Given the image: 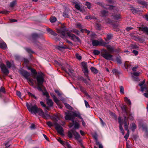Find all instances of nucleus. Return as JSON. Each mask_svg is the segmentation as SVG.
<instances>
[{"mask_svg": "<svg viewBox=\"0 0 148 148\" xmlns=\"http://www.w3.org/2000/svg\"><path fill=\"white\" fill-rule=\"evenodd\" d=\"M95 27L97 29L99 30H100L101 29V25L98 23H96L95 25Z\"/></svg>", "mask_w": 148, "mask_h": 148, "instance_id": "32", "label": "nucleus"}, {"mask_svg": "<svg viewBox=\"0 0 148 148\" xmlns=\"http://www.w3.org/2000/svg\"><path fill=\"white\" fill-rule=\"evenodd\" d=\"M28 93L29 96L33 97L36 99H37L36 97L34 95L32 94L31 93L29 92Z\"/></svg>", "mask_w": 148, "mask_h": 148, "instance_id": "45", "label": "nucleus"}, {"mask_svg": "<svg viewBox=\"0 0 148 148\" xmlns=\"http://www.w3.org/2000/svg\"><path fill=\"white\" fill-rule=\"evenodd\" d=\"M6 65L0 62V68L1 73L4 75L6 76L9 73L8 69L9 68V62L7 61L6 62Z\"/></svg>", "mask_w": 148, "mask_h": 148, "instance_id": "2", "label": "nucleus"}, {"mask_svg": "<svg viewBox=\"0 0 148 148\" xmlns=\"http://www.w3.org/2000/svg\"><path fill=\"white\" fill-rule=\"evenodd\" d=\"M96 143L97 145H98L99 146V148H103L102 145L100 144L98 141H97Z\"/></svg>", "mask_w": 148, "mask_h": 148, "instance_id": "48", "label": "nucleus"}, {"mask_svg": "<svg viewBox=\"0 0 148 148\" xmlns=\"http://www.w3.org/2000/svg\"><path fill=\"white\" fill-rule=\"evenodd\" d=\"M112 72L113 74H116L117 73V71L116 69H113L112 71Z\"/></svg>", "mask_w": 148, "mask_h": 148, "instance_id": "64", "label": "nucleus"}, {"mask_svg": "<svg viewBox=\"0 0 148 148\" xmlns=\"http://www.w3.org/2000/svg\"><path fill=\"white\" fill-rule=\"evenodd\" d=\"M40 104L41 106L43 107H46V105L42 101H40Z\"/></svg>", "mask_w": 148, "mask_h": 148, "instance_id": "59", "label": "nucleus"}, {"mask_svg": "<svg viewBox=\"0 0 148 148\" xmlns=\"http://www.w3.org/2000/svg\"><path fill=\"white\" fill-rule=\"evenodd\" d=\"M72 32L74 33L77 34H78L79 33V32L75 29H73L71 30Z\"/></svg>", "mask_w": 148, "mask_h": 148, "instance_id": "39", "label": "nucleus"}, {"mask_svg": "<svg viewBox=\"0 0 148 148\" xmlns=\"http://www.w3.org/2000/svg\"><path fill=\"white\" fill-rule=\"evenodd\" d=\"M139 30L146 32L148 35V28L146 27H142L139 28Z\"/></svg>", "mask_w": 148, "mask_h": 148, "instance_id": "21", "label": "nucleus"}, {"mask_svg": "<svg viewBox=\"0 0 148 148\" xmlns=\"http://www.w3.org/2000/svg\"><path fill=\"white\" fill-rule=\"evenodd\" d=\"M79 126V124L77 122H75L74 124V127L75 129H78Z\"/></svg>", "mask_w": 148, "mask_h": 148, "instance_id": "42", "label": "nucleus"}, {"mask_svg": "<svg viewBox=\"0 0 148 148\" xmlns=\"http://www.w3.org/2000/svg\"><path fill=\"white\" fill-rule=\"evenodd\" d=\"M129 115V118L131 119V120H133V117L131 115L130 113V112H129V113L127 115V116H128Z\"/></svg>", "mask_w": 148, "mask_h": 148, "instance_id": "60", "label": "nucleus"}, {"mask_svg": "<svg viewBox=\"0 0 148 148\" xmlns=\"http://www.w3.org/2000/svg\"><path fill=\"white\" fill-rule=\"evenodd\" d=\"M116 61L119 64H121V59L119 58H116Z\"/></svg>", "mask_w": 148, "mask_h": 148, "instance_id": "61", "label": "nucleus"}, {"mask_svg": "<svg viewBox=\"0 0 148 148\" xmlns=\"http://www.w3.org/2000/svg\"><path fill=\"white\" fill-rule=\"evenodd\" d=\"M125 101L128 105H131V102L130 99L127 97H125Z\"/></svg>", "mask_w": 148, "mask_h": 148, "instance_id": "31", "label": "nucleus"}, {"mask_svg": "<svg viewBox=\"0 0 148 148\" xmlns=\"http://www.w3.org/2000/svg\"><path fill=\"white\" fill-rule=\"evenodd\" d=\"M124 124L125 130L127 131V133L125 134L124 136V138L126 140H127L129 136L130 132L128 129L129 123L127 119L126 116H125L124 118Z\"/></svg>", "mask_w": 148, "mask_h": 148, "instance_id": "7", "label": "nucleus"}, {"mask_svg": "<svg viewBox=\"0 0 148 148\" xmlns=\"http://www.w3.org/2000/svg\"><path fill=\"white\" fill-rule=\"evenodd\" d=\"M76 27L81 28L82 27L80 23H77L76 25Z\"/></svg>", "mask_w": 148, "mask_h": 148, "instance_id": "56", "label": "nucleus"}, {"mask_svg": "<svg viewBox=\"0 0 148 148\" xmlns=\"http://www.w3.org/2000/svg\"><path fill=\"white\" fill-rule=\"evenodd\" d=\"M50 21L51 23H54L56 21V18L55 16L51 17L50 18Z\"/></svg>", "mask_w": 148, "mask_h": 148, "instance_id": "33", "label": "nucleus"}, {"mask_svg": "<svg viewBox=\"0 0 148 148\" xmlns=\"http://www.w3.org/2000/svg\"><path fill=\"white\" fill-rule=\"evenodd\" d=\"M84 82L86 84V85H89V83L88 81L85 79H83Z\"/></svg>", "mask_w": 148, "mask_h": 148, "instance_id": "58", "label": "nucleus"}, {"mask_svg": "<svg viewBox=\"0 0 148 148\" xmlns=\"http://www.w3.org/2000/svg\"><path fill=\"white\" fill-rule=\"evenodd\" d=\"M47 124L48 126L50 127L52 126L53 125V123L50 121L47 122Z\"/></svg>", "mask_w": 148, "mask_h": 148, "instance_id": "50", "label": "nucleus"}, {"mask_svg": "<svg viewBox=\"0 0 148 148\" xmlns=\"http://www.w3.org/2000/svg\"><path fill=\"white\" fill-rule=\"evenodd\" d=\"M26 51L29 53H33V52L32 51V50L29 48H26Z\"/></svg>", "mask_w": 148, "mask_h": 148, "instance_id": "55", "label": "nucleus"}, {"mask_svg": "<svg viewBox=\"0 0 148 148\" xmlns=\"http://www.w3.org/2000/svg\"><path fill=\"white\" fill-rule=\"evenodd\" d=\"M52 97L54 101L58 105H60L59 101L56 96L53 94H51Z\"/></svg>", "mask_w": 148, "mask_h": 148, "instance_id": "19", "label": "nucleus"}, {"mask_svg": "<svg viewBox=\"0 0 148 148\" xmlns=\"http://www.w3.org/2000/svg\"><path fill=\"white\" fill-rule=\"evenodd\" d=\"M101 15L102 16H106L108 15V12L106 10H102L101 12Z\"/></svg>", "mask_w": 148, "mask_h": 148, "instance_id": "24", "label": "nucleus"}, {"mask_svg": "<svg viewBox=\"0 0 148 148\" xmlns=\"http://www.w3.org/2000/svg\"><path fill=\"white\" fill-rule=\"evenodd\" d=\"M5 92V89L3 87H1L0 90V97H1L3 94Z\"/></svg>", "mask_w": 148, "mask_h": 148, "instance_id": "23", "label": "nucleus"}, {"mask_svg": "<svg viewBox=\"0 0 148 148\" xmlns=\"http://www.w3.org/2000/svg\"><path fill=\"white\" fill-rule=\"evenodd\" d=\"M90 69L92 72L96 74L98 73V70L94 67H92Z\"/></svg>", "mask_w": 148, "mask_h": 148, "instance_id": "29", "label": "nucleus"}, {"mask_svg": "<svg viewBox=\"0 0 148 148\" xmlns=\"http://www.w3.org/2000/svg\"><path fill=\"white\" fill-rule=\"evenodd\" d=\"M26 106L28 110L32 113L36 114L37 113V111L38 108L36 105H33L31 103L27 102L26 103Z\"/></svg>", "mask_w": 148, "mask_h": 148, "instance_id": "3", "label": "nucleus"}, {"mask_svg": "<svg viewBox=\"0 0 148 148\" xmlns=\"http://www.w3.org/2000/svg\"><path fill=\"white\" fill-rule=\"evenodd\" d=\"M136 128V126L134 123H133L132 124V129L133 131H134Z\"/></svg>", "mask_w": 148, "mask_h": 148, "instance_id": "34", "label": "nucleus"}, {"mask_svg": "<svg viewBox=\"0 0 148 148\" xmlns=\"http://www.w3.org/2000/svg\"><path fill=\"white\" fill-rule=\"evenodd\" d=\"M31 37L32 39L33 40L36 39L39 37V35L36 33H34L32 34Z\"/></svg>", "mask_w": 148, "mask_h": 148, "instance_id": "26", "label": "nucleus"}, {"mask_svg": "<svg viewBox=\"0 0 148 148\" xmlns=\"http://www.w3.org/2000/svg\"><path fill=\"white\" fill-rule=\"evenodd\" d=\"M20 73L27 80L28 83L30 85L32 86L34 85V80L29 77L30 74L29 73L24 70L21 71Z\"/></svg>", "mask_w": 148, "mask_h": 148, "instance_id": "5", "label": "nucleus"}, {"mask_svg": "<svg viewBox=\"0 0 148 148\" xmlns=\"http://www.w3.org/2000/svg\"><path fill=\"white\" fill-rule=\"evenodd\" d=\"M112 37V36L111 34L107 35V38L108 40L111 39Z\"/></svg>", "mask_w": 148, "mask_h": 148, "instance_id": "54", "label": "nucleus"}, {"mask_svg": "<svg viewBox=\"0 0 148 148\" xmlns=\"http://www.w3.org/2000/svg\"><path fill=\"white\" fill-rule=\"evenodd\" d=\"M141 91L142 92H143L145 90L147 91V92H148L147 88L145 86H141Z\"/></svg>", "mask_w": 148, "mask_h": 148, "instance_id": "37", "label": "nucleus"}, {"mask_svg": "<svg viewBox=\"0 0 148 148\" xmlns=\"http://www.w3.org/2000/svg\"><path fill=\"white\" fill-rule=\"evenodd\" d=\"M37 112L40 116L44 119H46L47 116H48V115L45 114L43 110L40 108H38Z\"/></svg>", "mask_w": 148, "mask_h": 148, "instance_id": "12", "label": "nucleus"}, {"mask_svg": "<svg viewBox=\"0 0 148 148\" xmlns=\"http://www.w3.org/2000/svg\"><path fill=\"white\" fill-rule=\"evenodd\" d=\"M67 36L72 40L75 41H80V39L78 37L76 36L75 35L71 33L70 32H67Z\"/></svg>", "mask_w": 148, "mask_h": 148, "instance_id": "11", "label": "nucleus"}, {"mask_svg": "<svg viewBox=\"0 0 148 148\" xmlns=\"http://www.w3.org/2000/svg\"><path fill=\"white\" fill-rule=\"evenodd\" d=\"M16 0H14L12 1L11 2L10 4V10H12L14 7L17 3Z\"/></svg>", "mask_w": 148, "mask_h": 148, "instance_id": "16", "label": "nucleus"}, {"mask_svg": "<svg viewBox=\"0 0 148 148\" xmlns=\"http://www.w3.org/2000/svg\"><path fill=\"white\" fill-rule=\"evenodd\" d=\"M64 105L68 109L71 110L72 108L69 104L65 103Z\"/></svg>", "mask_w": 148, "mask_h": 148, "instance_id": "40", "label": "nucleus"}, {"mask_svg": "<svg viewBox=\"0 0 148 148\" xmlns=\"http://www.w3.org/2000/svg\"><path fill=\"white\" fill-rule=\"evenodd\" d=\"M76 57L78 60H80L81 59V56L78 54H76Z\"/></svg>", "mask_w": 148, "mask_h": 148, "instance_id": "52", "label": "nucleus"}, {"mask_svg": "<svg viewBox=\"0 0 148 148\" xmlns=\"http://www.w3.org/2000/svg\"><path fill=\"white\" fill-rule=\"evenodd\" d=\"M47 104L50 106H52L53 105V102L51 100L47 99Z\"/></svg>", "mask_w": 148, "mask_h": 148, "instance_id": "28", "label": "nucleus"}, {"mask_svg": "<svg viewBox=\"0 0 148 148\" xmlns=\"http://www.w3.org/2000/svg\"><path fill=\"white\" fill-rule=\"evenodd\" d=\"M16 95L18 96V97L21 99V92L18 91H16Z\"/></svg>", "mask_w": 148, "mask_h": 148, "instance_id": "46", "label": "nucleus"}, {"mask_svg": "<svg viewBox=\"0 0 148 148\" xmlns=\"http://www.w3.org/2000/svg\"><path fill=\"white\" fill-rule=\"evenodd\" d=\"M90 36L92 38H95L96 36V34L92 32Z\"/></svg>", "mask_w": 148, "mask_h": 148, "instance_id": "63", "label": "nucleus"}, {"mask_svg": "<svg viewBox=\"0 0 148 148\" xmlns=\"http://www.w3.org/2000/svg\"><path fill=\"white\" fill-rule=\"evenodd\" d=\"M31 72L33 73L32 74V77L34 78V79H36V75L37 74V73L36 70L34 69H32L31 70Z\"/></svg>", "mask_w": 148, "mask_h": 148, "instance_id": "17", "label": "nucleus"}, {"mask_svg": "<svg viewBox=\"0 0 148 148\" xmlns=\"http://www.w3.org/2000/svg\"><path fill=\"white\" fill-rule=\"evenodd\" d=\"M9 12L6 10H3L0 12V13H2L3 14L6 15Z\"/></svg>", "mask_w": 148, "mask_h": 148, "instance_id": "41", "label": "nucleus"}, {"mask_svg": "<svg viewBox=\"0 0 148 148\" xmlns=\"http://www.w3.org/2000/svg\"><path fill=\"white\" fill-rule=\"evenodd\" d=\"M57 32L60 34L62 38L65 37L66 35L65 30L63 28L60 29H57Z\"/></svg>", "mask_w": 148, "mask_h": 148, "instance_id": "13", "label": "nucleus"}, {"mask_svg": "<svg viewBox=\"0 0 148 148\" xmlns=\"http://www.w3.org/2000/svg\"><path fill=\"white\" fill-rule=\"evenodd\" d=\"M73 133L72 132L71 130L70 131H69L68 132L67 134L68 136L70 138H71L73 137Z\"/></svg>", "mask_w": 148, "mask_h": 148, "instance_id": "35", "label": "nucleus"}, {"mask_svg": "<svg viewBox=\"0 0 148 148\" xmlns=\"http://www.w3.org/2000/svg\"><path fill=\"white\" fill-rule=\"evenodd\" d=\"M131 66L130 64L128 62H125V66L126 68H129Z\"/></svg>", "mask_w": 148, "mask_h": 148, "instance_id": "51", "label": "nucleus"}, {"mask_svg": "<svg viewBox=\"0 0 148 148\" xmlns=\"http://www.w3.org/2000/svg\"><path fill=\"white\" fill-rule=\"evenodd\" d=\"M73 114H72L71 113H66V115L65 116V119L66 120H70L72 122L73 124H71L70 127H72L74 123V119L75 117H77L79 114V112L76 113L75 112H73Z\"/></svg>", "mask_w": 148, "mask_h": 148, "instance_id": "4", "label": "nucleus"}, {"mask_svg": "<svg viewBox=\"0 0 148 148\" xmlns=\"http://www.w3.org/2000/svg\"><path fill=\"white\" fill-rule=\"evenodd\" d=\"M121 108L123 112L125 113L126 115H127L129 113L130 111L127 110V107L126 106L124 105H123L121 107Z\"/></svg>", "mask_w": 148, "mask_h": 148, "instance_id": "15", "label": "nucleus"}, {"mask_svg": "<svg viewBox=\"0 0 148 148\" xmlns=\"http://www.w3.org/2000/svg\"><path fill=\"white\" fill-rule=\"evenodd\" d=\"M81 31L82 32H85L87 33L88 34H89L90 33V31L88 30H87L86 29H81Z\"/></svg>", "mask_w": 148, "mask_h": 148, "instance_id": "44", "label": "nucleus"}, {"mask_svg": "<svg viewBox=\"0 0 148 148\" xmlns=\"http://www.w3.org/2000/svg\"><path fill=\"white\" fill-rule=\"evenodd\" d=\"M138 2L139 4L143 5L146 7L147 6V3L143 0H138Z\"/></svg>", "mask_w": 148, "mask_h": 148, "instance_id": "22", "label": "nucleus"}, {"mask_svg": "<svg viewBox=\"0 0 148 148\" xmlns=\"http://www.w3.org/2000/svg\"><path fill=\"white\" fill-rule=\"evenodd\" d=\"M75 7L77 10L80 11V5L79 4H75Z\"/></svg>", "mask_w": 148, "mask_h": 148, "instance_id": "49", "label": "nucleus"}, {"mask_svg": "<svg viewBox=\"0 0 148 148\" xmlns=\"http://www.w3.org/2000/svg\"><path fill=\"white\" fill-rule=\"evenodd\" d=\"M83 69V71L85 75L86 76L88 81H90V79L88 75V70L87 68V64L86 62H83L81 63Z\"/></svg>", "mask_w": 148, "mask_h": 148, "instance_id": "9", "label": "nucleus"}, {"mask_svg": "<svg viewBox=\"0 0 148 148\" xmlns=\"http://www.w3.org/2000/svg\"><path fill=\"white\" fill-rule=\"evenodd\" d=\"M85 5L88 9H89L91 8V4L90 3L87 2H86Z\"/></svg>", "mask_w": 148, "mask_h": 148, "instance_id": "38", "label": "nucleus"}, {"mask_svg": "<svg viewBox=\"0 0 148 148\" xmlns=\"http://www.w3.org/2000/svg\"><path fill=\"white\" fill-rule=\"evenodd\" d=\"M55 127L57 132L60 135H63V130L62 127L58 124L55 123Z\"/></svg>", "mask_w": 148, "mask_h": 148, "instance_id": "10", "label": "nucleus"}, {"mask_svg": "<svg viewBox=\"0 0 148 148\" xmlns=\"http://www.w3.org/2000/svg\"><path fill=\"white\" fill-rule=\"evenodd\" d=\"M86 106V108H89L90 107V106L89 104L88 103L87 101L86 100H84Z\"/></svg>", "mask_w": 148, "mask_h": 148, "instance_id": "53", "label": "nucleus"}, {"mask_svg": "<svg viewBox=\"0 0 148 148\" xmlns=\"http://www.w3.org/2000/svg\"><path fill=\"white\" fill-rule=\"evenodd\" d=\"M6 47L5 43L3 42L0 43V47L3 49L5 48Z\"/></svg>", "mask_w": 148, "mask_h": 148, "instance_id": "30", "label": "nucleus"}, {"mask_svg": "<svg viewBox=\"0 0 148 148\" xmlns=\"http://www.w3.org/2000/svg\"><path fill=\"white\" fill-rule=\"evenodd\" d=\"M120 92L121 94L124 93V89L123 87L122 86H120L119 87Z\"/></svg>", "mask_w": 148, "mask_h": 148, "instance_id": "36", "label": "nucleus"}, {"mask_svg": "<svg viewBox=\"0 0 148 148\" xmlns=\"http://www.w3.org/2000/svg\"><path fill=\"white\" fill-rule=\"evenodd\" d=\"M107 43L103 40L99 41L98 40H93L92 41V44L93 46H97L98 45L105 46Z\"/></svg>", "mask_w": 148, "mask_h": 148, "instance_id": "8", "label": "nucleus"}, {"mask_svg": "<svg viewBox=\"0 0 148 148\" xmlns=\"http://www.w3.org/2000/svg\"><path fill=\"white\" fill-rule=\"evenodd\" d=\"M58 140L62 145H63L64 143L63 141L61 140V139L60 138L57 139Z\"/></svg>", "mask_w": 148, "mask_h": 148, "instance_id": "57", "label": "nucleus"}, {"mask_svg": "<svg viewBox=\"0 0 148 148\" xmlns=\"http://www.w3.org/2000/svg\"><path fill=\"white\" fill-rule=\"evenodd\" d=\"M36 80L38 84L37 88L39 90H41V87L43 86L44 82V78L41 75H38L37 76Z\"/></svg>", "mask_w": 148, "mask_h": 148, "instance_id": "6", "label": "nucleus"}, {"mask_svg": "<svg viewBox=\"0 0 148 148\" xmlns=\"http://www.w3.org/2000/svg\"><path fill=\"white\" fill-rule=\"evenodd\" d=\"M108 7L107 8H108L110 10H114L115 9L116 7H115L113 6L112 5H108Z\"/></svg>", "mask_w": 148, "mask_h": 148, "instance_id": "43", "label": "nucleus"}, {"mask_svg": "<svg viewBox=\"0 0 148 148\" xmlns=\"http://www.w3.org/2000/svg\"><path fill=\"white\" fill-rule=\"evenodd\" d=\"M93 53L95 55H98L100 53V51L98 50H95L93 51Z\"/></svg>", "mask_w": 148, "mask_h": 148, "instance_id": "47", "label": "nucleus"}, {"mask_svg": "<svg viewBox=\"0 0 148 148\" xmlns=\"http://www.w3.org/2000/svg\"><path fill=\"white\" fill-rule=\"evenodd\" d=\"M47 30L49 33H50L52 35L56 36L57 35V34L55 32L53 31L51 29L49 28H47Z\"/></svg>", "mask_w": 148, "mask_h": 148, "instance_id": "25", "label": "nucleus"}, {"mask_svg": "<svg viewBox=\"0 0 148 148\" xmlns=\"http://www.w3.org/2000/svg\"><path fill=\"white\" fill-rule=\"evenodd\" d=\"M71 131L75 136V138L77 139L79 138L80 136L77 132L74 130H71Z\"/></svg>", "mask_w": 148, "mask_h": 148, "instance_id": "20", "label": "nucleus"}, {"mask_svg": "<svg viewBox=\"0 0 148 148\" xmlns=\"http://www.w3.org/2000/svg\"><path fill=\"white\" fill-rule=\"evenodd\" d=\"M142 127L143 130L145 132V133L146 136H147L148 132L147 126H146L142 125Z\"/></svg>", "mask_w": 148, "mask_h": 148, "instance_id": "27", "label": "nucleus"}, {"mask_svg": "<svg viewBox=\"0 0 148 148\" xmlns=\"http://www.w3.org/2000/svg\"><path fill=\"white\" fill-rule=\"evenodd\" d=\"M118 122L119 124V127L120 130L121 131L124 130L122 126V125L123 123V119H122L120 117H119L118 118Z\"/></svg>", "mask_w": 148, "mask_h": 148, "instance_id": "14", "label": "nucleus"}, {"mask_svg": "<svg viewBox=\"0 0 148 148\" xmlns=\"http://www.w3.org/2000/svg\"><path fill=\"white\" fill-rule=\"evenodd\" d=\"M104 47H106L109 52H108V50L106 49H102L101 50V56L106 60H112L113 56L110 53L114 51V48L110 45H106V46Z\"/></svg>", "mask_w": 148, "mask_h": 148, "instance_id": "1", "label": "nucleus"}, {"mask_svg": "<svg viewBox=\"0 0 148 148\" xmlns=\"http://www.w3.org/2000/svg\"><path fill=\"white\" fill-rule=\"evenodd\" d=\"M112 16L113 18L115 20H118L121 18V16L119 14H114Z\"/></svg>", "mask_w": 148, "mask_h": 148, "instance_id": "18", "label": "nucleus"}, {"mask_svg": "<svg viewBox=\"0 0 148 148\" xmlns=\"http://www.w3.org/2000/svg\"><path fill=\"white\" fill-rule=\"evenodd\" d=\"M58 116H55L52 118L53 120H55L56 121H58Z\"/></svg>", "mask_w": 148, "mask_h": 148, "instance_id": "62", "label": "nucleus"}]
</instances>
